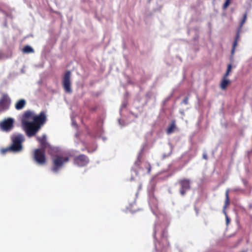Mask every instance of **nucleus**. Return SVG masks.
Listing matches in <instances>:
<instances>
[{
  "label": "nucleus",
  "mask_w": 252,
  "mask_h": 252,
  "mask_svg": "<svg viewBox=\"0 0 252 252\" xmlns=\"http://www.w3.org/2000/svg\"><path fill=\"white\" fill-rule=\"evenodd\" d=\"M12 144L10 146L2 150V152L4 154L7 152H13L14 153L19 152L23 149L22 143L25 138L22 134L13 135L11 137Z\"/></svg>",
  "instance_id": "f257e3e1"
},
{
  "label": "nucleus",
  "mask_w": 252,
  "mask_h": 252,
  "mask_svg": "<svg viewBox=\"0 0 252 252\" xmlns=\"http://www.w3.org/2000/svg\"><path fill=\"white\" fill-rule=\"evenodd\" d=\"M247 15H248V13L247 12H246L243 14V18H242L241 21H240L239 25L238 26V27L237 28L236 36L235 37L233 43L232 48V50L231 51V55L232 57H233V56L234 54V53L235 51V48L238 45V42L240 40V33L242 32V29L243 26L245 24V23H246V22L247 21Z\"/></svg>",
  "instance_id": "f03ea898"
},
{
  "label": "nucleus",
  "mask_w": 252,
  "mask_h": 252,
  "mask_svg": "<svg viewBox=\"0 0 252 252\" xmlns=\"http://www.w3.org/2000/svg\"><path fill=\"white\" fill-rule=\"evenodd\" d=\"M22 125L27 135L29 137L34 136L40 129L39 126H37L32 121H25Z\"/></svg>",
  "instance_id": "7ed1b4c3"
},
{
  "label": "nucleus",
  "mask_w": 252,
  "mask_h": 252,
  "mask_svg": "<svg viewBox=\"0 0 252 252\" xmlns=\"http://www.w3.org/2000/svg\"><path fill=\"white\" fill-rule=\"evenodd\" d=\"M69 161V158L60 155H56L52 158L53 167L52 170L54 172H57L64 163Z\"/></svg>",
  "instance_id": "20e7f679"
},
{
  "label": "nucleus",
  "mask_w": 252,
  "mask_h": 252,
  "mask_svg": "<svg viewBox=\"0 0 252 252\" xmlns=\"http://www.w3.org/2000/svg\"><path fill=\"white\" fill-rule=\"evenodd\" d=\"M63 86L64 91L68 94L72 92L71 83V72L68 70L64 74L62 82Z\"/></svg>",
  "instance_id": "39448f33"
},
{
  "label": "nucleus",
  "mask_w": 252,
  "mask_h": 252,
  "mask_svg": "<svg viewBox=\"0 0 252 252\" xmlns=\"http://www.w3.org/2000/svg\"><path fill=\"white\" fill-rule=\"evenodd\" d=\"M45 150L37 149L34 150L33 154L34 160L40 165H44L46 162L45 154Z\"/></svg>",
  "instance_id": "423d86ee"
},
{
  "label": "nucleus",
  "mask_w": 252,
  "mask_h": 252,
  "mask_svg": "<svg viewBox=\"0 0 252 252\" xmlns=\"http://www.w3.org/2000/svg\"><path fill=\"white\" fill-rule=\"evenodd\" d=\"M11 99L7 94H3L0 98V114L9 109Z\"/></svg>",
  "instance_id": "0eeeda50"
},
{
  "label": "nucleus",
  "mask_w": 252,
  "mask_h": 252,
  "mask_svg": "<svg viewBox=\"0 0 252 252\" xmlns=\"http://www.w3.org/2000/svg\"><path fill=\"white\" fill-rule=\"evenodd\" d=\"M14 127V120L11 118L5 119L0 123V128L3 131H9Z\"/></svg>",
  "instance_id": "6e6552de"
},
{
  "label": "nucleus",
  "mask_w": 252,
  "mask_h": 252,
  "mask_svg": "<svg viewBox=\"0 0 252 252\" xmlns=\"http://www.w3.org/2000/svg\"><path fill=\"white\" fill-rule=\"evenodd\" d=\"M89 162L88 158L83 154L80 155L74 158V164L80 167L86 166Z\"/></svg>",
  "instance_id": "1a4fd4ad"
},
{
  "label": "nucleus",
  "mask_w": 252,
  "mask_h": 252,
  "mask_svg": "<svg viewBox=\"0 0 252 252\" xmlns=\"http://www.w3.org/2000/svg\"><path fill=\"white\" fill-rule=\"evenodd\" d=\"M179 183L181 186L180 192L182 196H184L186 194V191L190 189V180L184 179L180 180Z\"/></svg>",
  "instance_id": "9d476101"
},
{
  "label": "nucleus",
  "mask_w": 252,
  "mask_h": 252,
  "mask_svg": "<svg viewBox=\"0 0 252 252\" xmlns=\"http://www.w3.org/2000/svg\"><path fill=\"white\" fill-rule=\"evenodd\" d=\"M46 121V117L44 112H41L38 115H35L33 117L32 122L41 128Z\"/></svg>",
  "instance_id": "9b49d317"
},
{
  "label": "nucleus",
  "mask_w": 252,
  "mask_h": 252,
  "mask_svg": "<svg viewBox=\"0 0 252 252\" xmlns=\"http://www.w3.org/2000/svg\"><path fill=\"white\" fill-rule=\"evenodd\" d=\"M34 116H35V115L32 112L29 111V110L26 111L23 115V117H22V124H24V122L25 121H27V122H31V121H32Z\"/></svg>",
  "instance_id": "f8f14e48"
},
{
  "label": "nucleus",
  "mask_w": 252,
  "mask_h": 252,
  "mask_svg": "<svg viewBox=\"0 0 252 252\" xmlns=\"http://www.w3.org/2000/svg\"><path fill=\"white\" fill-rule=\"evenodd\" d=\"M36 139L40 144L41 148L40 149L46 150L48 145L46 141V135H43L41 137H37Z\"/></svg>",
  "instance_id": "ddd939ff"
},
{
  "label": "nucleus",
  "mask_w": 252,
  "mask_h": 252,
  "mask_svg": "<svg viewBox=\"0 0 252 252\" xmlns=\"http://www.w3.org/2000/svg\"><path fill=\"white\" fill-rule=\"evenodd\" d=\"M225 199L224 201V205L223 207V213L226 215L225 209L228 207L230 204V200L229 198V190L227 189L225 193Z\"/></svg>",
  "instance_id": "4468645a"
},
{
  "label": "nucleus",
  "mask_w": 252,
  "mask_h": 252,
  "mask_svg": "<svg viewBox=\"0 0 252 252\" xmlns=\"http://www.w3.org/2000/svg\"><path fill=\"white\" fill-rule=\"evenodd\" d=\"M26 101L24 99H21L19 100L15 104V109L17 110L22 109L26 105Z\"/></svg>",
  "instance_id": "2eb2a0df"
},
{
  "label": "nucleus",
  "mask_w": 252,
  "mask_h": 252,
  "mask_svg": "<svg viewBox=\"0 0 252 252\" xmlns=\"http://www.w3.org/2000/svg\"><path fill=\"white\" fill-rule=\"evenodd\" d=\"M175 128V121L173 120L171 121L169 126L167 128L166 130V133L168 135L172 133L174 131Z\"/></svg>",
  "instance_id": "dca6fc26"
},
{
  "label": "nucleus",
  "mask_w": 252,
  "mask_h": 252,
  "mask_svg": "<svg viewBox=\"0 0 252 252\" xmlns=\"http://www.w3.org/2000/svg\"><path fill=\"white\" fill-rule=\"evenodd\" d=\"M230 82L229 80L225 78H222L220 82V87L223 90H225Z\"/></svg>",
  "instance_id": "f3484780"
},
{
  "label": "nucleus",
  "mask_w": 252,
  "mask_h": 252,
  "mask_svg": "<svg viewBox=\"0 0 252 252\" xmlns=\"http://www.w3.org/2000/svg\"><path fill=\"white\" fill-rule=\"evenodd\" d=\"M22 51L24 53H33L34 52V50L32 47L29 45H26L23 48Z\"/></svg>",
  "instance_id": "a211bd4d"
},
{
  "label": "nucleus",
  "mask_w": 252,
  "mask_h": 252,
  "mask_svg": "<svg viewBox=\"0 0 252 252\" xmlns=\"http://www.w3.org/2000/svg\"><path fill=\"white\" fill-rule=\"evenodd\" d=\"M230 1L231 0H225V2L224 3L223 6H222L223 9L225 10L228 7V6L230 4Z\"/></svg>",
  "instance_id": "6ab92c4d"
},
{
  "label": "nucleus",
  "mask_w": 252,
  "mask_h": 252,
  "mask_svg": "<svg viewBox=\"0 0 252 252\" xmlns=\"http://www.w3.org/2000/svg\"><path fill=\"white\" fill-rule=\"evenodd\" d=\"M145 166L147 168V172L148 173H150L151 172V167L150 164L148 163H146Z\"/></svg>",
  "instance_id": "aec40b11"
},
{
  "label": "nucleus",
  "mask_w": 252,
  "mask_h": 252,
  "mask_svg": "<svg viewBox=\"0 0 252 252\" xmlns=\"http://www.w3.org/2000/svg\"><path fill=\"white\" fill-rule=\"evenodd\" d=\"M7 57L5 56L2 52L0 51V60H3L6 59Z\"/></svg>",
  "instance_id": "412c9836"
},
{
  "label": "nucleus",
  "mask_w": 252,
  "mask_h": 252,
  "mask_svg": "<svg viewBox=\"0 0 252 252\" xmlns=\"http://www.w3.org/2000/svg\"><path fill=\"white\" fill-rule=\"evenodd\" d=\"M231 68H232L231 64H228L226 71L230 73V71L231 70Z\"/></svg>",
  "instance_id": "4be33fe9"
},
{
  "label": "nucleus",
  "mask_w": 252,
  "mask_h": 252,
  "mask_svg": "<svg viewBox=\"0 0 252 252\" xmlns=\"http://www.w3.org/2000/svg\"><path fill=\"white\" fill-rule=\"evenodd\" d=\"M188 100L189 98L188 97H186L183 100V103H184L186 105L188 104Z\"/></svg>",
  "instance_id": "5701e85b"
},
{
  "label": "nucleus",
  "mask_w": 252,
  "mask_h": 252,
  "mask_svg": "<svg viewBox=\"0 0 252 252\" xmlns=\"http://www.w3.org/2000/svg\"><path fill=\"white\" fill-rule=\"evenodd\" d=\"M229 75V73L227 72V71H226V72L225 73L224 75H223V78L227 79V77H228V76Z\"/></svg>",
  "instance_id": "b1692460"
},
{
  "label": "nucleus",
  "mask_w": 252,
  "mask_h": 252,
  "mask_svg": "<svg viewBox=\"0 0 252 252\" xmlns=\"http://www.w3.org/2000/svg\"><path fill=\"white\" fill-rule=\"evenodd\" d=\"M225 215V217H226V222H227V223H228L229 222V220L228 217V216L227 215V214L226 213V215Z\"/></svg>",
  "instance_id": "393cba45"
},
{
  "label": "nucleus",
  "mask_w": 252,
  "mask_h": 252,
  "mask_svg": "<svg viewBox=\"0 0 252 252\" xmlns=\"http://www.w3.org/2000/svg\"><path fill=\"white\" fill-rule=\"evenodd\" d=\"M139 162H140V161L139 159H138V160H137V161H136V162H135V164L136 165H137V166H139Z\"/></svg>",
  "instance_id": "a878e982"
},
{
  "label": "nucleus",
  "mask_w": 252,
  "mask_h": 252,
  "mask_svg": "<svg viewBox=\"0 0 252 252\" xmlns=\"http://www.w3.org/2000/svg\"><path fill=\"white\" fill-rule=\"evenodd\" d=\"M203 158H205L206 159L207 158V156H206V155H203Z\"/></svg>",
  "instance_id": "bb28decb"
}]
</instances>
